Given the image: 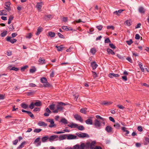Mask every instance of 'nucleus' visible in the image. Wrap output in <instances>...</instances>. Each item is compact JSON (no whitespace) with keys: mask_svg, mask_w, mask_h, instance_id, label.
<instances>
[{"mask_svg":"<svg viewBox=\"0 0 149 149\" xmlns=\"http://www.w3.org/2000/svg\"><path fill=\"white\" fill-rule=\"evenodd\" d=\"M77 138L76 136L71 134H67V139L68 140L75 139Z\"/></svg>","mask_w":149,"mask_h":149,"instance_id":"9b49d317","label":"nucleus"},{"mask_svg":"<svg viewBox=\"0 0 149 149\" xmlns=\"http://www.w3.org/2000/svg\"><path fill=\"white\" fill-rule=\"evenodd\" d=\"M86 110L87 109L85 108H82L80 110V112L82 113L86 114L87 112Z\"/></svg>","mask_w":149,"mask_h":149,"instance_id":"473e14b6","label":"nucleus"},{"mask_svg":"<svg viewBox=\"0 0 149 149\" xmlns=\"http://www.w3.org/2000/svg\"><path fill=\"white\" fill-rule=\"evenodd\" d=\"M112 128L110 126H108L105 128V130H112Z\"/></svg>","mask_w":149,"mask_h":149,"instance_id":"3c124183","label":"nucleus"},{"mask_svg":"<svg viewBox=\"0 0 149 149\" xmlns=\"http://www.w3.org/2000/svg\"><path fill=\"white\" fill-rule=\"evenodd\" d=\"M113 126L116 130L121 129L122 130H126V128L125 127L122 123H121L120 124L117 123H115L114 125Z\"/></svg>","mask_w":149,"mask_h":149,"instance_id":"f03ea898","label":"nucleus"},{"mask_svg":"<svg viewBox=\"0 0 149 149\" xmlns=\"http://www.w3.org/2000/svg\"><path fill=\"white\" fill-rule=\"evenodd\" d=\"M140 36L138 34H136L135 36V38L136 40H139L140 39Z\"/></svg>","mask_w":149,"mask_h":149,"instance_id":"338daca9","label":"nucleus"},{"mask_svg":"<svg viewBox=\"0 0 149 149\" xmlns=\"http://www.w3.org/2000/svg\"><path fill=\"white\" fill-rule=\"evenodd\" d=\"M43 3L42 2L38 3L36 5V8L38 11H42L41 8Z\"/></svg>","mask_w":149,"mask_h":149,"instance_id":"9d476101","label":"nucleus"},{"mask_svg":"<svg viewBox=\"0 0 149 149\" xmlns=\"http://www.w3.org/2000/svg\"><path fill=\"white\" fill-rule=\"evenodd\" d=\"M85 147L87 148H90L91 149H93V141L91 142L90 143V142H88L86 143L85 145Z\"/></svg>","mask_w":149,"mask_h":149,"instance_id":"1a4fd4ad","label":"nucleus"},{"mask_svg":"<svg viewBox=\"0 0 149 149\" xmlns=\"http://www.w3.org/2000/svg\"><path fill=\"white\" fill-rule=\"evenodd\" d=\"M95 125L97 128L99 127L100 125V122L97 119H95Z\"/></svg>","mask_w":149,"mask_h":149,"instance_id":"2eb2a0df","label":"nucleus"},{"mask_svg":"<svg viewBox=\"0 0 149 149\" xmlns=\"http://www.w3.org/2000/svg\"><path fill=\"white\" fill-rule=\"evenodd\" d=\"M25 143H26V142H25L24 141L23 142H22L20 144V145L17 148L18 149L22 148H23L24 147V145L25 144Z\"/></svg>","mask_w":149,"mask_h":149,"instance_id":"c03bdc74","label":"nucleus"},{"mask_svg":"<svg viewBox=\"0 0 149 149\" xmlns=\"http://www.w3.org/2000/svg\"><path fill=\"white\" fill-rule=\"evenodd\" d=\"M36 91H33L30 92H27L26 93V94L28 96H30L32 95H33L35 93Z\"/></svg>","mask_w":149,"mask_h":149,"instance_id":"e433bc0d","label":"nucleus"},{"mask_svg":"<svg viewBox=\"0 0 149 149\" xmlns=\"http://www.w3.org/2000/svg\"><path fill=\"white\" fill-rule=\"evenodd\" d=\"M28 66L27 65H25L23 67H22L21 68V70L22 71H24V70L26 69L27 67Z\"/></svg>","mask_w":149,"mask_h":149,"instance_id":"603ef678","label":"nucleus"},{"mask_svg":"<svg viewBox=\"0 0 149 149\" xmlns=\"http://www.w3.org/2000/svg\"><path fill=\"white\" fill-rule=\"evenodd\" d=\"M40 110V108L38 107H35L33 109V111L35 112L39 111Z\"/></svg>","mask_w":149,"mask_h":149,"instance_id":"052dcab7","label":"nucleus"},{"mask_svg":"<svg viewBox=\"0 0 149 149\" xmlns=\"http://www.w3.org/2000/svg\"><path fill=\"white\" fill-rule=\"evenodd\" d=\"M35 101H36V102L34 103L35 106L39 107L42 105V103L40 101L38 100H35Z\"/></svg>","mask_w":149,"mask_h":149,"instance_id":"4be33fe9","label":"nucleus"},{"mask_svg":"<svg viewBox=\"0 0 149 149\" xmlns=\"http://www.w3.org/2000/svg\"><path fill=\"white\" fill-rule=\"evenodd\" d=\"M51 17V15H45V19L47 20V19L50 18Z\"/></svg>","mask_w":149,"mask_h":149,"instance_id":"4d7b16f0","label":"nucleus"},{"mask_svg":"<svg viewBox=\"0 0 149 149\" xmlns=\"http://www.w3.org/2000/svg\"><path fill=\"white\" fill-rule=\"evenodd\" d=\"M9 28L10 31H13L14 29L13 26L12 24L10 25Z\"/></svg>","mask_w":149,"mask_h":149,"instance_id":"5fc2aeb1","label":"nucleus"},{"mask_svg":"<svg viewBox=\"0 0 149 149\" xmlns=\"http://www.w3.org/2000/svg\"><path fill=\"white\" fill-rule=\"evenodd\" d=\"M11 37L8 36L6 38V40L8 42H10L12 44H13L17 42V40L15 39H11Z\"/></svg>","mask_w":149,"mask_h":149,"instance_id":"6e6552de","label":"nucleus"},{"mask_svg":"<svg viewBox=\"0 0 149 149\" xmlns=\"http://www.w3.org/2000/svg\"><path fill=\"white\" fill-rule=\"evenodd\" d=\"M11 67V66H10L8 67V68L9 69H10V70H14L16 71H18L19 69L17 68H16L14 67H12L11 68H10Z\"/></svg>","mask_w":149,"mask_h":149,"instance_id":"cd10ccee","label":"nucleus"},{"mask_svg":"<svg viewBox=\"0 0 149 149\" xmlns=\"http://www.w3.org/2000/svg\"><path fill=\"white\" fill-rule=\"evenodd\" d=\"M21 107L23 109H26L28 107V105L24 103H22L21 104Z\"/></svg>","mask_w":149,"mask_h":149,"instance_id":"72a5a7b5","label":"nucleus"},{"mask_svg":"<svg viewBox=\"0 0 149 149\" xmlns=\"http://www.w3.org/2000/svg\"><path fill=\"white\" fill-rule=\"evenodd\" d=\"M67 134H63L59 136V138L61 140L67 139Z\"/></svg>","mask_w":149,"mask_h":149,"instance_id":"412c9836","label":"nucleus"},{"mask_svg":"<svg viewBox=\"0 0 149 149\" xmlns=\"http://www.w3.org/2000/svg\"><path fill=\"white\" fill-rule=\"evenodd\" d=\"M58 104L56 105V109L52 111L54 113H57L58 112V111H61L63 109V108L58 103Z\"/></svg>","mask_w":149,"mask_h":149,"instance_id":"0eeeda50","label":"nucleus"},{"mask_svg":"<svg viewBox=\"0 0 149 149\" xmlns=\"http://www.w3.org/2000/svg\"><path fill=\"white\" fill-rule=\"evenodd\" d=\"M49 139L48 136H45L42 137V142H45L47 140Z\"/></svg>","mask_w":149,"mask_h":149,"instance_id":"f704fd0d","label":"nucleus"},{"mask_svg":"<svg viewBox=\"0 0 149 149\" xmlns=\"http://www.w3.org/2000/svg\"><path fill=\"white\" fill-rule=\"evenodd\" d=\"M62 28L64 30L66 31H72V28L69 27V28H68L67 26H64L62 27Z\"/></svg>","mask_w":149,"mask_h":149,"instance_id":"6ab92c4d","label":"nucleus"},{"mask_svg":"<svg viewBox=\"0 0 149 149\" xmlns=\"http://www.w3.org/2000/svg\"><path fill=\"white\" fill-rule=\"evenodd\" d=\"M48 36L51 38H53L55 36V33L52 32H49L48 33Z\"/></svg>","mask_w":149,"mask_h":149,"instance_id":"7c9ffc66","label":"nucleus"},{"mask_svg":"<svg viewBox=\"0 0 149 149\" xmlns=\"http://www.w3.org/2000/svg\"><path fill=\"white\" fill-rule=\"evenodd\" d=\"M85 123L88 125H92L93 123L92 120L91 118H90L85 121Z\"/></svg>","mask_w":149,"mask_h":149,"instance_id":"dca6fc26","label":"nucleus"},{"mask_svg":"<svg viewBox=\"0 0 149 149\" xmlns=\"http://www.w3.org/2000/svg\"><path fill=\"white\" fill-rule=\"evenodd\" d=\"M57 137L58 136L56 135H52L49 138V141H52Z\"/></svg>","mask_w":149,"mask_h":149,"instance_id":"5701e85b","label":"nucleus"},{"mask_svg":"<svg viewBox=\"0 0 149 149\" xmlns=\"http://www.w3.org/2000/svg\"><path fill=\"white\" fill-rule=\"evenodd\" d=\"M40 81L43 84H45L47 82V79L43 77L40 79Z\"/></svg>","mask_w":149,"mask_h":149,"instance_id":"a878e982","label":"nucleus"},{"mask_svg":"<svg viewBox=\"0 0 149 149\" xmlns=\"http://www.w3.org/2000/svg\"><path fill=\"white\" fill-rule=\"evenodd\" d=\"M109 119L110 120V121L113 122H115V120H114V118L111 116H110L109 117Z\"/></svg>","mask_w":149,"mask_h":149,"instance_id":"69168bd1","label":"nucleus"},{"mask_svg":"<svg viewBox=\"0 0 149 149\" xmlns=\"http://www.w3.org/2000/svg\"><path fill=\"white\" fill-rule=\"evenodd\" d=\"M58 37L59 38H64V36L63 35L61 34L60 33H58Z\"/></svg>","mask_w":149,"mask_h":149,"instance_id":"bf43d9fd","label":"nucleus"},{"mask_svg":"<svg viewBox=\"0 0 149 149\" xmlns=\"http://www.w3.org/2000/svg\"><path fill=\"white\" fill-rule=\"evenodd\" d=\"M35 106L34 103L33 102H32L29 106V107L30 109H33L34 108Z\"/></svg>","mask_w":149,"mask_h":149,"instance_id":"49530a36","label":"nucleus"},{"mask_svg":"<svg viewBox=\"0 0 149 149\" xmlns=\"http://www.w3.org/2000/svg\"><path fill=\"white\" fill-rule=\"evenodd\" d=\"M28 114L31 118L32 119H34L35 117L33 115V114L31 113V112L29 111L28 113Z\"/></svg>","mask_w":149,"mask_h":149,"instance_id":"37998d69","label":"nucleus"},{"mask_svg":"<svg viewBox=\"0 0 149 149\" xmlns=\"http://www.w3.org/2000/svg\"><path fill=\"white\" fill-rule=\"evenodd\" d=\"M56 48L57 50L58 51H61L64 48V47H63V45H61L58 46H56Z\"/></svg>","mask_w":149,"mask_h":149,"instance_id":"c85d7f7f","label":"nucleus"},{"mask_svg":"<svg viewBox=\"0 0 149 149\" xmlns=\"http://www.w3.org/2000/svg\"><path fill=\"white\" fill-rule=\"evenodd\" d=\"M139 65L141 71L143 72H144V69L143 67L142 63L141 62H139Z\"/></svg>","mask_w":149,"mask_h":149,"instance_id":"c9c22d12","label":"nucleus"},{"mask_svg":"<svg viewBox=\"0 0 149 149\" xmlns=\"http://www.w3.org/2000/svg\"><path fill=\"white\" fill-rule=\"evenodd\" d=\"M113 103V102H103L102 103V105H109Z\"/></svg>","mask_w":149,"mask_h":149,"instance_id":"c756f323","label":"nucleus"},{"mask_svg":"<svg viewBox=\"0 0 149 149\" xmlns=\"http://www.w3.org/2000/svg\"><path fill=\"white\" fill-rule=\"evenodd\" d=\"M149 143V138L147 137L144 138V145H147Z\"/></svg>","mask_w":149,"mask_h":149,"instance_id":"b1692460","label":"nucleus"},{"mask_svg":"<svg viewBox=\"0 0 149 149\" xmlns=\"http://www.w3.org/2000/svg\"><path fill=\"white\" fill-rule=\"evenodd\" d=\"M74 149H80V146L78 145H76L74 146L73 147Z\"/></svg>","mask_w":149,"mask_h":149,"instance_id":"8fccbe9b","label":"nucleus"},{"mask_svg":"<svg viewBox=\"0 0 149 149\" xmlns=\"http://www.w3.org/2000/svg\"><path fill=\"white\" fill-rule=\"evenodd\" d=\"M74 118L77 121L80 122L82 123L83 122V120L81 116L78 114H75L74 116Z\"/></svg>","mask_w":149,"mask_h":149,"instance_id":"423d86ee","label":"nucleus"},{"mask_svg":"<svg viewBox=\"0 0 149 149\" xmlns=\"http://www.w3.org/2000/svg\"><path fill=\"white\" fill-rule=\"evenodd\" d=\"M125 24L127 26H130L131 25V22L130 20H127L125 22Z\"/></svg>","mask_w":149,"mask_h":149,"instance_id":"79ce46f5","label":"nucleus"},{"mask_svg":"<svg viewBox=\"0 0 149 149\" xmlns=\"http://www.w3.org/2000/svg\"><path fill=\"white\" fill-rule=\"evenodd\" d=\"M107 29H111L112 30H113L114 29V27L113 26H107Z\"/></svg>","mask_w":149,"mask_h":149,"instance_id":"13d9d810","label":"nucleus"},{"mask_svg":"<svg viewBox=\"0 0 149 149\" xmlns=\"http://www.w3.org/2000/svg\"><path fill=\"white\" fill-rule=\"evenodd\" d=\"M60 122L65 125L68 124V122L67 120L64 118H62L61 119Z\"/></svg>","mask_w":149,"mask_h":149,"instance_id":"ddd939ff","label":"nucleus"},{"mask_svg":"<svg viewBox=\"0 0 149 149\" xmlns=\"http://www.w3.org/2000/svg\"><path fill=\"white\" fill-rule=\"evenodd\" d=\"M138 11L139 12L141 13L144 14L145 12V10L143 7L140 6L138 9Z\"/></svg>","mask_w":149,"mask_h":149,"instance_id":"4468645a","label":"nucleus"},{"mask_svg":"<svg viewBox=\"0 0 149 149\" xmlns=\"http://www.w3.org/2000/svg\"><path fill=\"white\" fill-rule=\"evenodd\" d=\"M67 126L72 128H77L80 130H83L84 129L83 125H80L72 122L70 123L69 124H68Z\"/></svg>","mask_w":149,"mask_h":149,"instance_id":"f257e3e1","label":"nucleus"},{"mask_svg":"<svg viewBox=\"0 0 149 149\" xmlns=\"http://www.w3.org/2000/svg\"><path fill=\"white\" fill-rule=\"evenodd\" d=\"M104 42L105 43H109L111 41L109 38H107L105 40Z\"/></svg>","mask_w":149,"mask_h":149,"instance_id":"6e6d98bb","label":"nucleus"},{"mask_svg":"<svg viewBox=\"0 0 149 149\" xmlns=\"http://www.w3.org/2000/svg\"><path fill=\"white\" fill-rule=\"evenodd\" d=\"M109 46L111 48L113 49H115L116 48V46L112 43H110Z\"/></svg>","mask_w":149,"mask_h":149,"instance_id":"864d4df0","label":"nucleus"},{"mask_svg":"<svg viewBox=\"0 0 149 149\" xmlns=\"http://www.w3.org/2000/svg\"><path fill=\"white\" fill-rule=\"evenodd\" d=\"M96 27L100 31L102 28V25L97 26Z\"/></svg>","mask_w":149,"mask_h":149,"instance_id":"680f3d73","label":"nucleus"},{"mask_svg":"<svg viewBox=\"0 0 149 149\" xmlns=\"http://www.w3.org/2000/svg\"><path fill=\"white\" fill-rule=\"evenodd\" d=\"M123 11V10H119L118 11H116L114 12L113 13L116 15H118V13H120Z\"/></svg>","mask_w":149,"mask_h":149,"instance_id":"ea45409f","label":"nucleus"},{"mask_svg":"<svg viewBox=\"0 0 149 149\" xmlns=\"http://www.w3.org/2000/svg\"><path fill=\"white\" fill-rule=\"evenodd\" d=\"M43 28L40 27H39L37 29V31L36 34V35H39L40 33L42 31Z\"/></svg>","mask_w":149,"mask_h":149,"instance_id":"aec40b11","label":"nucleus"},{"mask_svg":"<svg viewBox=\"0 0 149 149\" xmlns=\"http://www.w3.org/2000/svg\"><path fill=\"white\" fill-rule=\"evenodd\" d=\"M76 134L80 138L88 137L89 135L86 133H77Z\"/></svg>","mask_w":149,"mask_h":149,"instance_id":"20e7f679","label":"nucleus"},{"mask_svg":"<svg viewBox=\"0 0 149 149\" xmlns=\"http://www.w3.org/2000/svg\"><path fill=\"white\" fill-rule=\"evenodd\" d=\"M7 34V31H3L1 33V37H3L6 36Z\"/></svg>","mask_w":149,"mask_h":149,"instance_id":"a18cd8bd","label":"nucleus"},{"mask_svg":"<svg viewBox=\"0 0 149 149\" xmlns=\"http://www.w3.org/2000/svg\"><path fill=\"white\" fill-rule=\"evenodd\" d=\"M108 76L110 78H112L114 77H118L120 76V75L114 73H110L109 74Z\"/></svg>","mask_w":149,"mask_h":149,"instance_id":"f8f14e48","label":"nucleus"},{"mask_svg":"<svg viewBox=\"0 0 149 149\" xmlns=\"http://www.w3.org/2000/svg\"><path fill=\"white\" fill-rule=\"evenodd\" d=\"M96 117L97 119H101L103 121H104L105 120L104 118L101 117L99 115H97L96 116Z\"/></svg>","mask_w":149,"mask_h":149,"instance_id":"09e8293b","label":"nucleus"},{"mask_svg":"<svg viewBox=\"0 0 149 149\" xmlns=\"http://www.w3.org/2000/svg\"><path fill=\"white\" fill-rule=\"evenodd\" d=\"M10 4L11 3L10 2H6L5 3V6L6 7H4V8L8 12H10L11 10Z\"/></svg>","mask_w":149,"mask_h":149,"instance_id":"39448f33","label":"nucleus"},{"mask_svg":"<svg viewBox=\"0 0 149 149\" xmlns=\"http://www.w3.org/2000/svg\"><path fill=\"white\" fill-rule=\"evenodd\" d=\"M68 20V17H64L63 18V21L64 22H66Z\"/></svg>","mask_w":149,"mask_h":149,"instance_id":"0e129e2a","label":"nucleus"},{"mask_svg":"<svg viewBox=\"0 0 149 149\" xmlns=\"http://www.w3.org/2000/svg\"><path fill=\"white\" fill-rule=\"evenodd\" d=\"M36 85L33 83H31L29 84V86L31 87H35L36 86Z\"/></svg>","mask_w":149,"mask_h":149,"instance_id":"e2e57ef3","label":"nucleus"},{"mask_svg":"<svg viewBox=\"0 0 149 149\" xmlns=\"http://www.w3.org/2000/svg\"><path fill=\"white\" fill-rule=\"evenodd\" d=\"M46 121L50 123V124L49 126V127L52 128L56 127V125L54 124V120L52 119H47Z\"/></svg>","mask_w":149,"mask_h":149,"instance_id":"7ed1b4c3","label":"nucleus"},{"mask_svg":"<svg viewBox=\"0 0 149 149\" xmlns=\"http://www.w3.org/2000/svg\"><path fill=\"white\" fill-rule=\"evenodd\" d=\"M38 61L41 64L45 63V60L43 58L40 57Z\"/></svg>","mask_w":149,"mask_h":149,"instance_id":"393cba45","label":"nucleus"},{"mask_svg":"<svg viewBox=\"0 0 149 149\" xmlns=\"http://www.w3.org/2000/svg\"><path fill=\"white\" fill-rule=\"evenodd\" d=\"M126 43L128 45H130L133 43V42L132 39H130L129 40H127L126 41Z\"/></svg>","mask_w":149,"mask_h":149,"instance_id":"de8ad7c7","label":"nucleus"},{"mask_svg":"<svg viewBox=\"0 0 149 149\" xmlns=\"http://www.w3.org/2000/svg\"><path fill=\"white\" fill-rule=\"evenodd\" d=\"M38 125L40 126H44V127H46L47 126V124L46 123H45L44 122L42 121H39L38 123Z\"/></svg>","mask_w":149,"mask_h":149,"instance_id":"f3484780","label":"nucleus"},{"mask_svg":"<svg viewBox=\"0 0 149 149\" xmlns=\"http://www.w3.org/2000/svg\"><path fill=\"white\" fill-rule=\"evenodd\" d=\"M7 15L6 11L5 10H0V15Z\"/></svg>","mask_w":149,"mask_h":149,"instance_id":"2f4dec72","label":"nucleus"},{"mask_svg":"<svg viewBox=\"0 0 149 149\" xmlns=\"http://www.w3.org/2000/svg\"><path fill=\"white\" fill-rule=\"evenodd\" d=\"M36 68L35 67H33V68L30 69L29 71L31 73H33L36 71Z\"/></svg>","mask_w":149,"mask_h":149,"instance_id":"4c0bfd02","label":"nucleus"},{"mask_svg":"<svg viewBox=\"0 0 149 149\" xmlns=\"http://www.w3.org/2000/svg\"><path fill=\"white\" fill-rule=\"evenodd\" d=\"M43 87L45 88H52L53 87L52 85L50 84L49 83H46L45 84H44L43 85Z\"/></svg>","mask_w":149,"mask_h":149,"instance_id":"a211bd4d","label":"nucleus"},{"mask_svg":"<svg viewBox=\"0 0 149 149\" xmlns=\"http://www.w3.org/2000/svg\"><path fill=\"white\" fill-rule=\"evenodd\" d=\"M107 51L109 54H110L112 55H114L115 54V52L111 49L107 48Z\"/></svg>","mask_w":149,"mask_h":149,"instance_id":"bb28decb","label":"nucleus"},{"mask_svg":"<svg viewBox=\"0 0 149 149\" xmlns=\"http://www.w3.org/2000/svg\"><path fill=\"white\" fill-rule=\"evenodd\" d=\"M32 36V34L31 33H29L27 34L26 36V38L28 39H30Z\"/></svg>","mask_w":149,"mask_h":149,"instance_id":"58836bf2","label":"nucleus"},{"mask_svg":"<svg viewBox=\"0 0 149 149\" xmlns=\"http://www.w3.org/2000/svg\"><path fill=\"white\" fill-rule=\"evenodd\" d=\"M55 105L54 104H52L50 105L49 106V108L50 109V110H52L53 111H54V107H55Z\"/></svg>","mask_w":149,"mask_h":149,"instance_id":"a19ab883","label":"nucleus"},{"mask_svg":"<svg viewBox=\"0 0 149 149\" xmlns=\"http://www.w3.org/2000/svg\"><path fill=\"white\" fill-rule=\"evenodd\" d=\"M85 144L84 143H81L80 145V149H84Z\"/></svg>","mask_w":149,"mask_h":149,"instance_id":"774afa93","label":"nucleus"}]
</instances>
